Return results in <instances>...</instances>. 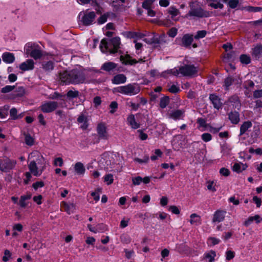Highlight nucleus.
I'll use <instances>...</instances> for the list:
<instances>
[{
  "label": "nucleus",
  "mask_w": 262,
  "mask_h": 262,
  "mask_svg": "<svg viewBox=\"0 0 262 262\" xmlns=\"http://www.w3.org/2000/svg\"><path fill=\"white\" fill-rule=\"evenodd\" d=\"M190 222L192 225H200L201 224V216L196 213H192L190 215Z\"/></svg>",
  "instance_id": "2f4dec72"
},
{
  "label": "nucleus",
  "mask_w": 262,
  "mask_h": 262,
  "mask_svg": "<svg viewBox=\"0 0 262 262\" xmlns=\"http://www.w3.org/2000/svg\"><path fill=\"white\" fill-rule=\"evenodd\" d=\"M216 256V252L211 250L204 254L203 259L207 262H214Z\"/></svg>",
  "instance_id": "412c9836"
},
{
  "label": "nucleus",
  "mask_w": 262,
  "mask_h": 262,
  "mask_svg": "<svg viewBox=\"0 0 262 262\" xmlns=\"http://www.w3.org/2000/svg\"><path fill=\"white\" fill-rule=\"evenodd\" d=\"M169 103V98L168 97L165 96L161 98L160 101V106L162 108H165Z\"/></svg>",
  "instance_id": "e433bc0d"
},
{
  "label": "nucleus",
  "mask_w": 262,
  "mask_h": 262,
  "mask_svg": "<svg viewBox=\"0 0 262 262\" xmlns=\"http://www.w3.org/2000/svg\"><path fill=\"white\" fill-rule=\"evenodd\" d=\"M155 1V0H145L142 3V7L145 9L151 8Z\"/></svg>",
  "instance_id": "a18cd8bd"
},
{
  "label": "nucleus",
  "mask_w": 262,
  "mask_h": 262,
  "mask_svg": "<svg viewBox=\"0 0 262 262\" xmlns=\"http://www.w3.org/2000/svg\"><path fill=\"white\" fill-rule=\"evenodd\" d=\"M56 101H45L39 106V109L45 113H49L54 111L58 107Z\"/></svg>",
  "instance_id": "1a4fd4ad"
},
{
  "label": "nucleus",
  "mask_w": 262,
  "mask_h": 262,
  "mask_svg": "<svg viewBox=\"0 0 262 262\" xmlns=\"http://www.w3.org/2000/svg\"><path fill=\"white\" fill-rule=\"evenodd\" d=\"M121 241L124 244H129L131 242V238L128 235L123 234L120 237Z\"/></svg>",
  "instance_id": "603ef678"
},
{
  "label": "nucleus",
  "mask_w": 262,
  "mask_h": 262,
  "mask_svg": "<svg viewBox=\"0 0 262 262\" xmlns=\"http://www.w3.org/2000/svg\"><path fill=\"white\" fill-rule=\"evenodd\" d=\"M235 256V253L234 252L231 251V250H228L226 252V258L227 260H230L232 259H233Z\"/></svg>",
  "instance_id": "13d9d810"
},
{
  "label": "nucleus",
  "mask_w": 262,
  "mask_h": 262,
  "mask_svg": "<svg viewBox=\"0 0 262 262\" xmlns=\"http://www.w3.org/2000/svg\"><path fill=\"white\" fill-rule=\"evenodd\" d=\"M241 83L242 80L239 77L228 76L225 79L223 86L226 90H228L230 86L234 85L238 87L241 85Z\"/></svg>",
  "instance_id": "9d476101"
},
{
  "label": "nucleus",
  "mask_w": 262,
  "mask_h": 262,
  "mask_svg": "<svg viewBox=\"0 0 262 262\" xmlns=\"http://www.w3.org/2000/svg\"><path fill=\"white\" fill-rule=\"evenodd\" d=\"M120 38L119 37H113L110 39L104 38L101 41L100 49L103 53H115L120 48Z\"/></svg>",
  "instance_id": "20e7f679"
},
{
  "label": "nucleus",
  "mask_w": 262,
  "mask_h": 262,
  "mask_svg": "<svg viewBox=\"0 0 262 262\" xmlns=\"http://www.w3.org/2000/svg\"><path fill=\"white\" fill-rule=\"evenodd\" d=\"M100 189H98L96 190L94 192H92L91 193V195L94 198V200L96 202H98L100 199V194H99Z\"/></svg>",
  "instance_id": "69168bd1"
},
{
  "label": "nucleus",
  "mask_w": 262,
  "mask_h": 262,
  "mask_svg": "<svg viewBox=\"0 0 262 262\" xmlns=\"http://www.w3.org/2000/svg\"><path fill=\"white\" fill-rule=\"evenodd\" d=\"M168 13L171 15V18L173 19L174 17L179 14V11L174 7H170L168 10Z\"/></svg>",
  "instance_id": "58836bf2"
},
{
  "label": "nucleus",
  "mask_w": 262,
  "mask_h": 262,
  "mask_svg": "<svg viewBox=\"0 0 262 262\" xmlns=\"http://www.w3.org/2000/svg\"><path fill=\"white\" fill-rule=\"evenodd\" d=\"M14 95L16 97H21L23 96L25 93V89L23 86H19L18 88H16L15 90L13 91Z\"/></svg>",
  "instance_id": "72a5a7b5"
},
{
  "label": "nucleus",
  "mask_w": 262,
  "mask_h": 262,
  "mask_svg": "<svg viewBox=\"0 0 262 262\" xmlns=\"http://www.w3.org/2000/svg\"><path fill=\"white\" fill-rule=\"evenodd\" d=\"M127 123L133 129H137L140 126V124L136 121L135 116L133 114H130L128 116Z\"/></svg>",
  "instance_id": "b1692460"
},
{
  "label": "nucleus",
  "mask_w": 262,
  "mask_h": 262,
  "mask_svg": "<svg viewBox=\"0 0 262 262\" xmlns=\"http://www.w3.org/2000/svg\"><path fill=\"white\" fill-rule=\"evenodd\" d=\"M226 214V211L225 210L220 209L216 210L213 214L212 222L219 223L223 222L225 219Z\"/></svg>",
  "instance_id": "f8f14e48"
},
{
  "label": "nucleus",
  "mask_w": 262,
  "mask_h": 262,
  "mask_svg": "<svg viewBox=\"0 0 262 262\" xmlns=\"http://www.w3.org/2000/svg\"><path fill=\"white\" fill-rule=\"evenodd\" d=\"M207 34V31L205 30L198 31L196 32V34L194 36V38L199 39L200 38H203L205 37Z\"/></svg>",
  "instance_id": "09e8293b"
},
{
  "label": "nucleus",
  "mask_w": 262,
  "mask_h": 262,
  "mask_svg": "<svg viewBox=\"0 0 262 262\" xmlns=\"http://www.w3.org/2000/svg\"><path fill=\"white\" fill-rule=\"evenodd\" d=\"M45 186V183L42 181H37L34 183L32 185V187L35 189L37 190L39 188L43 187Z\"/></svg>",
  "instance_id": "052dcab7"
},
{
  "label": "nucleus",
  "mask_w": 262,
  "mask_h": 262,
  "mask_svg": "<svg viewBox=\"0 0 262 262\" xmlns=\"http://www.w3.org/2000/svg\"><path fill=\"white\" fill-rule=\"evenodd\" d=\"M220 173L222 176L227 177L230 174V172L228 169L223 167L220 169Z\"/></svg>",
  "instance_id": "774afa93"
},
{
  "label": "nucleus",
  "mask_w": 262,
  "mask_h": 262,
  "mask_svg": "<svg viewBox=\"0 0 262 262\" xmlns=\"http://www.w3.org/2000/svg\"><path fill=\"white\" fill-rule=\"evenodd\" d=\"M228 118L232 124H237L240 120L239 114L237 112H231L228 114Z\"/></svg>",
  "instance_id": "393cba45"
},
{
  "label": "nucleus",
  "mask_w": 262,
  "mask_h": 262,
  "mask_svg": "<svg viewBox=\"0 0 262 262\" xmlns=\"http://www.w3.org/2000/svg\"><path fill=\"white\" fill-rule=\"evenodd\" d=\"M59 79L64 84H79L84 83L85 76L84 72L80 70L73 69L70 71H63L59 73Z\"/></svg>",
  "instance_id": "f03ea898"
},
{
  "label": "nucleus",
  "mask_w": 262,
  "mask_h": 262,
  "mask_svg": "<svg viewBox=\"0 0 262 262\" xmlns=\"http://www.w3.org/2000/svg\"><path fill=\"white\" fill-rule=\"evenodd\" d=\"M202 139L204 142H209L212 139V136L209 133H204L201 136Z\"/></svg>",
  "instance_id": "4d7b16f0"
},
{
  "label": "nucleus",
  "mask_w": 262,
  "mask_h": 262,
  "mask_svg": "<svg viewBox=\"0 0 262 262\" xmlns=\"http://www.w3.org/2000/svg\"><path fill=\"white\" fill-rule=\"evenodd\" d=\"M117 67V64L113 62H106L104 63L102 67L101 70L105 71L107 72H110L111 71H113L115 69H116Z\"/></svg>",
  "instance_id": "5701e85b"
},
{
  "label": "nucleus",
  "mask_w": 262,
  "mask_h": 262,
  "mask_svg": "<svg viewBox=\"0 0 262 262\" xmlns=\"http://www.w3.org/2000/svg\"><path fill=\"white\" fill-rule=\"evenodd\" d=\"M2 57L3 59V60L5 62L7 63H11L15 60V57H14V54L13 53H9V52H5V53H3Z\"/></svg>",
  "instance_id": "bb28decb"
},
{
  "label": "nucleus",
  "mask_w": 262,
  "mask_h": 262,
  "mask_svg": "<svg viewBox=\"0 0 262 262\" xmlns=\"http://www.w3.org/2000/svg\"><path fill=\"white\" fill-rule=\"evenodd\" d=\"M27 53H30V56L35 60L40 59L43 55L42 51L36 48L34 45L32 47L31 50H27Z\"/></svg>",
  "instance_id": "ddd939ff"
},
{
  "label": "nucleus",
  "mask_w": 262,
  "mask_h": 262,
  "mask_svg": "<svg viewBox=\"0 0 262 262\" xmlns=\"http://www.w3.org/2000/svg\"><path fill=\"white\" fill-rule=\"evenodd\" d=\"M60 207L62 210L67 212L69 214L73 213L75 209V205L73 203L68 204L66 202H62Z\"/></svg>",
  "instance_id": "f3484780"
},
{
  "label": "nucleus",
  "mask_w": 262,
  "mask_h": 262,
  "mask_svg": "<svg viewBox=\"0 0 262 262\" xmlns=\"http://www.w3.org/2000/svg\"><path fill=\"white\" fill-rule=\"evenodd\" d=\"M155 154L156 155H152L150 157V159L152 161H155L158 159V157H161L162 152L159 149H157L155 150Z\"/></svg>",
  "instance_id": "864d4df0"
},
{
  "label": "nucleus",
  "mask_w": 262,
  "mask_h": 262,
  "mask_svg": "<svg viewBox=\"0 0 262 262\" xmlns=\"http://www.w3.org/2000/svg\"><path fill=\"white\" fill-rule=\"evenodd\" d=\"M110 107L111 108L110 113L113 114L118 107V103L116 101H112L110 105Z\"/></svg>",
  "instance_id": "338daca9"
},
{
  "label": "nucleus",
  "mask_w": 262,
  "mask_h": 262,
  "mask_svg": "<svg viewBox=\"0 0 262 262\" xmlns=\"http://www.w3.org/2000/svg\"><path fill=\"white\" fill-rule=\"evenodd\" d=\"M88 121V115L86 112L80 113L77 119V122L80 124V127L82 129H86L88 128L89 126Z\"/></svg>",
  "instance_id": "9b49d317"
},
{
  "label": "nucleus",
  "mask_w": 262,
  "mask_h": 262,
  "mask_svg": "<svg viewBox=\"0 0 262 262\" xmlns=\"http://www.w3.org/2000/svg\"><path fill=\"white\" fill-rule=\"evenodd\" d=\"M215 184L213 181H209L207 182V189L211 192H214L216 191L215 188Z\"/></svg>",
  "instance_id": "c03bdc74"
},
{
  "label": "nucleus",
  "mask_w": 262,
  "mask_h": 262,
  "mask_svg": "<svg viewBox=\"0 0 262 262\" xmlns=\"http://www.w3.org/2000/svg\"><path fill=\"white\" fill-rule=\"evenodd\" d=\"M127 78L123 74H119L112 79V82L114 84H120L126 82Z\"/></svg>",
  "instance_id": "6ab92c4d"
},
{
  "label": "nucleus",
  "mask_w": 262,
  "mask_h": 262,
  "mask_svg": "<svg viewBox=\"0 0 262 262\" xmlns=\"http://www.w3.org/2000/svg\"><path fill=\"white\" fill-rule=\"evenodd\" d=\"M247 10L249 12H260L262 11V7L249 6L247 8Z\"/></svg>",
  "instance_id": "e2e57ef3"
},
{
  "label": "nucleus",
  "mask_w": 262,
  "mask_h": 262,
  "mask_svg": "<svg viewBox=\"0 0 262 262\" xmlns=\"http://www.w3.org/2000/svg\"><path fill=\"white\" fill-rule=\"evenodd\" d=\"M247 167L248 165L246 163L244 164L242 162H236L234 164L232 169L237 173H241L246 170Z\"/></svg>",
  "instance_id": "a878e982"
},
{
  "label": "nucleus",
  "mask_w": 262,
  "mask_h": 262,
  "mask_svg": "<svg viewBox=\"0 0 262 262\" xmlns=\"http://www.w3.org/2000/svg\"><path fill=\"white\" fill-rule=\"evenodd\" d=\"M209 99L214 108L219 110L222 107V102L219 96L215 94H210L209 96Z\"/></svg>",
  "instance_id": "a211bd4d"
},
{
  "label": "nucleus",
  "mask_w": 262,
  "mask_h": 262,
  "mask_svg": "<svg viewBox=\"0 0 262 262\" xmlns=\"http://www.w3.org/2000/svg\"><path fill=\"white\" fill-rule=\"evenodd\" d=\"M28 160L30 161L28 165L30 171L34 176L41 174L45 168L44 158L37 151H33L29 155Z\"/></svg>",
  "instance_id": "f257e3e1"
},
{
  "label": "nucleus",
  "mask_w": 262,
  "mask_h": 262,
  "mask_svg": "<svg viewBox=\"0 0 262 262\" xmlns=\"http://www.w3.org/2000/svg\"><path fill=\"white\" fill-rule=\"evenodd\" d=\"M34 61L32 59H27L20 64L19 68L24 71L32 70L34 67Z\"/></svg>",
  "instance_id": "aec40b11"
},
{
  "label": "nucleus",
  "mask_w": 262,
  "mask_h": 262,
  "mask_svg": "<svg viewBox=\"0 0 262 262\" xmlns=\"http://www.w3.org/2000/svg\"><path fill=\"white\" fill-rule=\"evenodd\" d=\"M141 89L139 84L131 83L115 88L113 90L114 93H120L126 96H134L139 94Z\"/></svg>",
  "instance_id": "39448f33"
},
{
  "label": "nucleus",
  "mask_w": 262,
  "mask_h": 262,
  "mask_svg": "<svg viewBox=\"0 0 262 262\" xmlns=\"http://www.w3.org/2000/svg\"><path fill=\"white\" fill-rule=\"evenodd\" d=\"M252 126V123L250 121H245L241 126L240 127V135L245 134L249 129Z\"/></svg>",
  "instance_id": "cd10ccee"
},
{
  "label": "nucleus",
  "mask_w": 262,
  "mask_h": 262,
  "mask_svg": "<svg viewBox=\"0 0 262 262\" xmlns=\"http://www.w3.org/2000/svg\"><path fill=\"white\" fill-rule=\"evenodd\" d=\"M193 3L190 5V10L186 15V17H196L199 18L208 17L210 16V13L209 11H206L202 8L201 7L198 6L195 7L193 6Z\"/></svg>",
  "instance_id": "423d86ee"
},
{
  "label": "nucleus",
  "mask_w": 262,
  "mask_h": 262,
  "mask_svg": "<svg viewBox=\"0 0 262 262\" xmlns=\"http://www.w3.org/2000/svg\"><path fill=\"white\" fill-rule=\"evenodd\" d=\"M193 40V38L192 35L186 34L182 38V45L186 48L190 47Z\"/></svg>",
  "instance_id": "4be33fe9"
},
{
  "label": "nucleus",
  "mask_w": 262,
  "mask_h": 262,
  "mask_svg": "<svg viewBox=\"0 0 262 262\" xmlns=\"http://www.w3.org/2000/svg\"><path fill=\"white\" fill-rule=\"evenodd\" d=\"M97 133L100 138L104 140H107L108 138V135L106 132V127L103 124H99L97 128Z\"/></svg>",
  "instance_id": "dca6fc26"
},
{
  "label": "nucleus",
  "mask_w": 262,
  "mask_h": 262,
  "mask_svg": "<svg viewBox=\"0 0 262 262\" xmlns=\"http://www.w3.org/2000/svg\"><path fill=\"white\" fill-rule=\"evenodd\" d=\"M129 36L132 38H141L143 37L145 35L144 34L141 33H138V32H128Z\"/></svg>",
  "instance_id": "6e6d98bb"
},
{
  "label": "nucleus",
  "mask_w": 262,
  "mask_h": 262,
  "mask_svg": "<svg viewBox=\"0 0 262 262\" xmlns=\"http://www.w3.org/2000/svg\"><path fill=\"white\" fill-rule=\"evenodd\" d=\"M104 182L107 185L112 184L114 182L113 176L112 174H107L104 177Z\"/></svg>",
  "instance_id": "37998d69"
},
{
  "label": "nucleus",
  "mask_w": 262,
  "mask_h": 262,
  "mask_svg": "<svg viewBox=\"0 0 262 262\" xmlns=\"http://www.w3.org/2000/svg\"><path fill=\"white\" fill-rule=\"evenodd\" d=\"M149 160V157L147 155H145L143 157V159H140L139 158H136L134 159V161L142 164L147 163L148 162Z\"/></svg>",
  "instance_id": "49530a36"
},
{
  "label": "nucleus",
  "mask_w": 262,
  "mask_h": 262,
  "mask_svg": "<svg viewBox=\"0 0 262 262\" xmlns=\"http://www.w3.org/2000/svg\"><path fill=\"white\" fill-rule=\"evenodd\" d=\"M15 85H7L1 89V92L2 93H8L10 92L13 91L15 90Z\"/></svg>",
  "instance_id": "79ce46f5"
},
{
  "label": "nucleus",
  "mask_w": 262,
  "mask_h": 262,
  "mask_svg": "<svg viewBox=\"0 0 262 262\" xmlns=\"http://www.w3.org/2000/svg\"><path fill=\"white\" fill-rule=\"evenodd\" d=\"M109 16L108 14H104L102 15L98 19V24L99 25L103 24L105 23L107 19V17Z\"/></svg>",
  "instance_id": "3c124183"
},
{
  "label": "nucleus",
  "mask_w": 262,
  "mask_h": 262,
  "mask_svg": "<svg viewBox=\"0 0 262 262\" xmlns=\"http://www.w3.org/2000/svg\"><path fill=\"white\" fill-rule=\"evenodd\" d=\"M79 92L76 90H70L67 94V96L69 98H75L78 97Z\"/></svg>",
  "instance_id": "a19ab883"
},
{
  "label": "nucleus",
  "mask_w": 262,
  "mask_h": 262,
  "mask_svg": "<svg viewBox=\"0 0 262 262\" xmlns=\"http://www.w3.org/2000/svg\"><path fill=\"white\" fill-rule=\"evenodd\" d=\"M17 111L16 108L13 107L12 108L10 111V115L11 117L13 120H16L18 118V116L17 115Z\"/></svg>",
  "instance_id": "5fc2aeb1"
},
{
  "label": "nucleus",
  "mask_w": 262,
  "mask_h": 262,
  "mask_svg": "<svg viewBox=\"0 0 262 262\" xmlns=\"http://www.w3.org/2000/svg\"><path fill=\"white\" fill-rule=\"evenodd\" d=\"M74 169L76 173L79 175L83 174L85 171L83 164L81 162H77L75 164Z\"/></svg>",
  "instance_id": "c756f323"
},
{
  "label": "nucleus",
  "mask_w": 262,
  "mask_h": 262,
  "mask_svg": "<svg viewBox=\"0 0 262 262\" xmlns=\"http://www.w3.org/2000/svg\"><path fill=\"white\" fill-rule=\"evenodd\" d=\"M12 254L9 250H5L4 251V255L3 256L2 260L4 262L8 261L11 257Z\"/></svg>",
  "instance_id": "de8ad7c7"
},
{
  "label": "nucleus",
  "mask_w": 262,
  "mask_h": 262,
  "mask_svg": "<svg viewBox=\"0 0 262 262\" xmlns=\"http://www.w3.org/2000/svg\"><path fill=\"white\" fill-rule=\"evenodd\" d=\"M208 6L214 9H222L224 8V3H227L228 0H206Z\"/></svg>",
  "instance_id": "2eb2a0df"
},
{
  "label": "nucleus",
  "mask_w": 262,
  "mask_h": 262,
  "mask_svg": "<svg viewBox=\"0 0 262 262\" xmlns=\"http://www.w3.org/2000/svg\"><path fill=\"white\" fill-rule=\"evenodd\" d=\"M239 61L242 64H248L250 63L251 58L247 54H242L239 57Z\"/></svg>",
  "instance_id": "f704fd0d"
},
{
  "label": "nucleus",
  "mask_w": 262,
  "mask_h": 262,
  "mask_svg": "<svg viewBox=\"0 0 262 262\" xmlns=\"http://www.w3.org/2000/svg\"><path fill=\"white\" fill-rule=\"evenodd\" d=\"M25 142L26 144L32 146L34 144V139L29 134H24Z\"/></svg>",
  "instance_id": "4c0bfd02"
},
{
  "label": "nucleus",
  "mask_w": 262,
  "mask_h": 262,
  "mask_svg": "<svg viewBox=\"0 0 262 262\" xmlns=\"http://www.w3.org/2000/svg\"><path fill=\"white\" fill-rule=\"evenodd\" d=\"M81 23L86 26H90L95 22L96 15L94 11H89L88 10L81 12L79 14Z\"/></svg>",
  "instance_id": "0eeeda50"
},
{
  "label": "nucleus",
  "mask_w": 262,
  "mask_h": 262,
  "mask_svg": "<svg viewBox=\"0 0 262 262\" xmlns=\"http://www.w3.org/2000/svg\"><path fill=\"white\" fill-rule=\"evenodd\" d=\"M64 95H62L57 92H54L52 95H51L50 97V98L52 99H63L62 98L64 97Z\"/></svg>",
  "instance_id": "bf43d9fd"
},
{
  "label": "nucleus",
  "mask_w": 262,
  "mask_h": 262,
  "mask_svg": "<svg viewBox=\"0 0 262 262\" xmlns=\"http://www.w3.org/2000/svg\"><path fill=\"white\" fill-rule=\"evenodd\" d=\"M109 163H110V164L108 163V161H106V166L105 168L107 170L114 171V172L118 171V168L116 167V166L117 165L116 164H115L114 163L112 165L111 164V161H109Z\"/></svg>",
  "instance_id": "ea45409f"
},
{
  "label": "nucleus",
  "mask_w": 262,
  "mask_h": 262,
  "mask_svg": "<svg viewBox=\"0 0 262 262\" xmlns=\"http://www.w3.org/2000/svg\"><path fill=\"white\" fill-rule=\"evenodd\" d=\"M198 72V68L193 64H185L179 67L178 69L174 68L165 71L164 73L172 74L178 76L180 75L185 77H193L197 75ZM164 74V73H163Z\"/></svg>",
  "instance_id": "7ed1b4c3"
},
{
  "label": "nucleus",
  "mask_w": 262,
  "mask_h": 262,
  "mask_svg": "<svg viewBox=\"0 0 262 262\" xmlns=\"http://www.w3.org/2000/svg\"><path fill=\"white\" fill-rule=\"evenodd\" d=\"M220 239L213 237H210L208 238L207 244L208 246H213L220 243Z\"/></svg>",
  "instance_id": "c9c22d12"
},
{
  "label": "nucleus",
  "mask_w": 262,
  "mask_h": 262,
  "mask_svg": "<svg viewBox=\"0 0 262 262\" xmlns=\"http://www.w3.org/2000/svg\"><path fill=\"white\" fill-rule=\"evenodd\" d=\"M184 111L178 110L172 112L170 116L173 119L177 120L182 119L183 117Z\"/></svg>",
  "instance_id": "7c9ffc66"
},
{
  "label": "nucleus",
  "mask_w": 262,
  "mask_h": 262,
  "mask_svg": "<svg viewBox=\"0 0 262 262\" xmlns=\"http://www.w3.org/2000/svg\"><path fill=\"white\" fill-rule=\"evenodd\" d=\"M262 54V46L257 45L252 49V55L255 59L260 58Z\"/></svg>",
  "instance_id": "c85d7f7f"
},
{
  "label": "nucleus",
  "mask_w": 262,
  "mask_h": 262,
  "mask_svg": "<svg viewBox=\"0 0 262 262\" xmlns=\"http://www.w3.org/2000/svg\"><path fill=\"white\" fill-rule=\"evenodd\" d=\"M16 165V161L7 157L0 159V170L8 172L13 169Z\"/></svg>",
  "instance_id": "6e6552de"
},
{
  "label": "nucleus",
  "mask_w": 262,
  "mask_h": 262,
  "mask_svg": "<svg viewBox=\"0 0 262 262\" xmlns=\"http://www.w3.org/2000/svg\"><path fill=\"white\" fill-rule=\"evenodd\" d=\"M168 91L171 93H177L179 92L180 90L179 86L174 84H172L169 88Z\"/></svg>",
  "instance_id": "0e129e2a"
},
{
  "label": "nucleus",
  "mask_w": 262,
  "mask_h": 262,
  "mask_svg": "<svg viewBox=\"0 0 262 262\" xmlns=\"http://www.w3.org/2000/svg\"><path fill=\"white\" fill-rule=\"evenodd\" d=\"M132 182L134 185H139L142 182V178L140 176L133 178Z\"/></svg>",
  "instance_id": "680f3d73"
},
{
  "label": "nucleus",
  "mask_w": 262,
  "mask_h": 262,
  "mask_svg": "<svg viewBox=\"0 0 262 262\" xmlns=\"http://www.w3.org/2000/svg\"><path fill=\"white\" fill-rule=\"evenodd\" d=\"M42 66L44 70L49 72L54 69V62L51 61L43 62Z\"/></svg>",
  "instance_id": "473e14b6"
},
{
  "label": "nucleus",
  "mask_w": 262,
  "mask_h": 262,
  "mask_svg": "<svg viewBox=\"0 0 262 262\" xmlns=\"http://www.w3.org/2000/svg\"><path fill=\"white\" fill-rule=\"evenodd\" d=\"M120 59L123 64L130 65H133L138 62H142L144 61L142 59H139V61H137L135 59H132V57L128 54L125 56H120Z\"/></svg>",
  "instance_id": "4468645a"
},
{
  "label": "nucleus",
  "mask_w": 262,
  "mask_h": 262,
  "mask_svg": "<svg viewBox=\"0 0 262 262\" xmlns=\"http://www.w3.org/2000/svg\"><path fill=\"white\" fill-rule=\"evenodd\" d=\"M228 5L231 9L235 8L239 4V0H228Z\"/></svg>",
  "instance_id": "8fccbe9b"
}]
</instances>
